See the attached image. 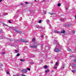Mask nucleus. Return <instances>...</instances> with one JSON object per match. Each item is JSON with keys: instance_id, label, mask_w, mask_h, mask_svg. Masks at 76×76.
<instances>
[{"instance_id": "1", "label": "nucleus", "mask_w": 76, "mask_h": 76, "mask_svg": "<svg viewBox=\"0 0 76 76\" xmlns=\"http://www.w3.org/2000/svg\"><path fill=\"white\" fill-rule=\"evenodd\" d=\"M53 42L54 44H56V45L55 49V52H56L57 53V52H59V51H60V49L57 48V46H59V48H61V47H60V44L58 43H57V41L56 40H54L53 41Z\"/></svg>"}, {"instance_id": "2", "label": "nucleus", "mask_w": 76, "mask_h": 76, "mask_svg": "<svg viewBox=\"0 0 76 76\" xmlns=\"http://www.w3.org/2000/svg\"><path fill=\"white\" fill-rule=\"evenodd\" d=\"M54 32L55 33H56V34H59L60 33V34H62V33L64 34V33H65V31H64V30H62V31H61V32L55 31H54Z\"/></svg>"}, {"instance_id": "3", "label": "nucleus", "mask_w": 76, "mask_h": 76, "mask_svg": "<svg viewBox=\"0 0 76 76\" xmlns=\"http://www.w3.org/2000/svg\"><path fill=\"white\" fill-rule=\"evenodd\" d=\"M21 72H22L23 73H26L28 72V71H27V70H26V69H22L21 70Z\"/></svg>"}, {"instance_id": "4", "label": "nucleus", "mask_w": 76, "mask_h": 76, "mask_svg": "<svg viewBox=\"0 0 76 76\" xmlns=\"http://www.w3.org/2000/svg\"><path fill=\"white\" fill-rule=\"evenodd\" d=\"M20 41H21V42H28V41L23 39H21L20 40Z\"/></svg>"}, {"instance_id": "5", "label": "nucleus", "mask_w": 76, "mask_h": 76, "mask_svg": "<svg viewBox=\"0 0 76 76\" xmlns=\"http://www.w3.org/2000/svg\"><path fill=\"white\" fill-rule=\"evenodd\" d=\"M14 30L15 31V32H17V33L20 34L21 32L20 31H18V30H16L15 29H14Z\"/></svg>"}, {"instance_id": "6", "label": "nucleus", "mask_w": 76, "mask_h": 76, "mask_svg": "<svg viewBox=\"0 0 76 76\" xmlns=\"http://www.w3.org/2000/svg\"><path fill=\"white\" fill-rule=\"evenodd\" d=\"M37 45L36 46H35V45H33V46H30V47L31 48H37Z\"/></svg>"}, {"instance_id": "7", "label": "nucleus", "mask_w": 76, "mask_h": 76, "mask_svg": "<svg viewBox=\"0 0 76 76\" xmlns=\"http://www.w3.org/2000/svg\"><path fill=\"white\" fill-rule=\"evenodd\" d=\"M49 72H50V70L49 69L45 70V73H48Z\"/></svg>"}, {"instance_id": "8", "label": "nucleus", "mask_w": 76, "mask_h": 76, "mask_svg": "<svg viewBox=\"0 0 76 76\" xmlns=\"http://www.w3.org/2000/svg\"><path fill=\"white\" fill-rule=\"evenodd\" d=\"M36 28H42V27L39 26H37Z\"/></svg>"}, {"instance_id": "9", "label": "nucleus", "mask_w": 76, "mask_h": 76, "mask_svg": "<svg viewBox=\"0 0 76 76\" xmlns=\"http://www.w3.org/2000/svg\"><path fill=\"white\" fill-rule=\"evenodd\" d=\"M15 53H18L19 52L18 50H15Z\"/></svg>"}, {"instance_id": "10", "label": "nucleus", "mask_w": 76, "mask_h": 76, "mask_svg": "<svg viewBox=\"0 0 76 76\" xmlns=\"http://www.w3.org/2000/svg\"><path fill=\"white\" fill-rule=\"evenodd\" d=\"M48 67V66L47 65L44 66V69H47V68Z\"/></svg>"}, {"instance_id": "11", "label": "nucleus", "mask_w": 76, "mask_h": 76, "mask_svg": "<svg viewBox=\"0 0 76 76\" xmlns=\"http://www.w3.org/2000/svg\"><path fill=\"white\" fill-rule=\"evenodd\" d=\"M64 19H63L62 18H61L60 19V20H61V21H62V22H63V21H64Z\"/></svg>"}, {"instance_id": "12", "label": "nucleus", "mask_w": 76, "mask_h": 76, "mask_svg": "<svg viewBox=\"0 0 76 76\" xmlns=\"http://www.w3.org/2000/svg\"><path fill=\"white\" fill-rule=\"evenodd\" d=\"M67 50L68 51H70L71 52H72V50L70 49H67Z\"/></svg>"}, {"instance_id": "13", "label": "nucleus", "mask_w": 76, "mask_h": 76, "mask_svg": "<svg viewBox=\"0 0 76 76\" xmlns=\"http://www.w3.org/2000/svg\"><path fill=\"white\" fill-rule=\"evenodd\" d=\"M60 6H61V4L58 3V6L59 7H60Z\"/></svg>"}, {"instance_id": "14", "label": "nucleus", "mask_w": 76, "mask_h": 76, "mask_svg": "<svg viewBox=\"0 0 76 76\" xmlns=\"http://www.w3.org/2000/svg\"><path fill=\"white\" fill-rule=\"evenodd\" d=\"M25 59H20V61H25Z\"/></svg>"}, {"instance_id": "15", "label": "nucleus", "mask_w": 76, "mask_h": 76, "mask_svg": "<svg viewBox=\"0 0 76 76\" xmlns=\"http://www.w3.org/2000/svg\"><path fill=\"white\" fill-rule=\"evenodd\" d=\"M20 55V54L19 53H18L17 55L16 56H17V57H18V56H19Z\"/></svg>"}, {"instance_id": "16", "label": "nucleus", "mask_w": 76, "mask_h": 76, "mask_svg": "<svg viewBox=\"0 0 76 76\" xmlns=\"http://www.w3.org/2000/svg\"><path fill=\"white\" fill-rule=\"evenodd\" d=\"M75 33V31H72V34H74Z\"/></svg>"}, {"instance_id": "17", "label": "nucleus", "mask_w": 76, "mask_h": 76, "mask_svg": "<svg viewBox=\"0 0 76 76\" xmlns=\"http://www.w3.org/2000/svg\"><path fill=\"white\" fill-rule=\"evenodd\" d=\"M71 71L73 73H74V72H76L75 70H72Z\"/></svg>"}, {"instance_id": "18", "label": "nucleus", "mask_w": 76, "mask_h": 76, "mask_svg": "<svg viewBox=\"0 0 76 76\" xmlns=\"http://www.w3.org/2000/svg\"><path fill=\"white\" fill-rule=\"evenodd\" d=\"M27 69L29 71V70H31V69L29 68H27Z\"/></svg>"}, {"instance_id": "19", "label": "nucleus", "mask_w": 76, "mask_h": 76, "mask_svg": "<svg viewBox=\"0 0 76 76\" xmlns=\"http://www.w3.org/2000/svg\"><path fill=\"white\" fill-rule=\"evenodd\" d=\"M50 22V21L49 20H47V23H49Z\"/></svg>"}, {"instance_id": "20", "label": "nucleus", "mask_w": 76, "mask_h": 76, "mask_svg": "<svg viewBox=\"0 0 76 76\" xmlns=\"http://www.w3.org/2000/svg\"><path fill=\"white\" fill-rule=\"evenodd\" d=\"M35 38H33L32 39V41L34 42V41H35Z\"/></svg>"}, {"instance_id": "21", "label": "nucleus", "mask_w": 76, "mask_h": 76, "mask_svg": "<svg viewBox=\"0 0 76 76\" xmlns=\"http://www.w3.org/2000/svg\"><path fill=\"white\" fill-rule=\"evenodd\" d=\"M73 65V67H76V64H74Z\"/></svg>"}, {"instance_id": "22", "label": "nucleus", "mask_w": 76, "mask_h": 76, "mask_svg": "<svg viewBox=\"0 0 76 76\" xmlns=\"http://www.w3.org/2000/svg\"><path fill=\"white\" fill-rule=\"evenodd\" d=\"M62 69H64V65H63L62 66Z\"/></svg>"}, {"instance_id": "23", "label": "nucleus", "mask_w": 76, "mask_h": 76, "mask_svg": "<svg viewBox=\"0 0 76 76\" xmlns=\"http://www.w3.org/2000/svg\"><path fill=\"white\" fill-rule=\"evenodd\" d=\"M43 13H44V14H45H45L47 13V12L45 11H44L43 12Z\"/></svg>"}, {"instance_id": "24", "label": "nucleus", "mask_w": 76, "mask_h": 76, "mask_svg": "<svg viewBox=\"0 0 76 76\" xmlns=\"http://www.w3.org/2000/svg\"><path fill=\"white\" fill-rule=\"evenodd\" d=\"M7 74H9V71L7 70Z\"/></svg>"}, {"instance_id": "25", "label": "nucleus", "mask_w": 76, "mask_h": 76, "mask_svg": "<svg viewBox=\"0 0 76 76\" xmlns=\"http://www.w3.org/2000/svg\"><path fill=\"white\" fill-rule=\"evenodd\" d=\"M42 22L41 21V20H40L39 21V23H41Z\"/></svg>"}, {"instance_id": "26", "label": "nucleus", "mask_w": 76, "mask_h": 76, "mask_svg": "<svg viewBox=\"0 0 76 76\" xmlns=\"http://www.w3.org/2000/svg\"><path fill=\"white\" fill-rule=\"evenodd\" d=\"M5 54V52H2L1 53V54Z\"/></svg>"}, {"instance_id": "27", "label": "nucleus", "mask_w": 76, "mask_h": 76, "mask_svg": "<svg viewBox=\"0 0 76 76\" xmlns=\"http://www.w3.org/2000/svg\"><path fill=\"white\" fill-rule=\"evenodd\" d=\"M57 65H58V62H56V65L57 66Z\"/></svg>"}, {"instance_id": "28", "label": "nucleus", "mask_w": 76, "mask_h": 76, "mask_svg": "<svg viewBox=\"0 0 76 76\" xmlns=\"http://www.w3.org/2000/svg\"><path fill=\"white\" fill-rule=\"evenodd\" d=\"M30 64H34V62H30Z\"/></svg>"}, {"instance_id": "29", "label": "nucleus", "mask_w": 76, "mask_h": 76, "mask_svg": "<svg viewBox=\"0 0 76 76\" xmlns=\"http://www.w3.org/2000/svg\"><path fill=\"white\" fill-rule=\"evenodd\" d=\"M8 22H9V23H12V22H11L10 21V20Z\"/></svg>"}, {"instance_id": "30", "label": "nucleus", "mask_w": 76, "mask_h": 76, "mask_svg": "<svg viewBox=\"0 0 76 76\" xmlns=\"http://www.w3.org/2000/svg\"><path fill=\"white\" fill-rule=\"evenodd\" d=\"M49 14H50V15H54V13H49Z\"/></svg>"}, {"instance_id": "31", "label": "nucleus", "mask_w": 76, "mask_h": 76, "mask_svg": "<svg viewBox=\"0 0 76 76\" xmlns=\"http://www.w3.org/2000/svg\"><path fill=\"white\" fill-rule=\"evenodd\" d=\"M74 62H75V63H76V59H75L74 60Z\"/></svg>"}, {"instance_id": "32", "label": "nucleus", "mask_w": 76, "mask_h": 76, "mask_svg": "<svg viewBox=\"0 0 76 76\" xmlns=\"http://www.w3.org/2000/svg\"><path fill=\"white\" fill-rule=\"evenodd\" d=\"M7 15V14L6 13H4V16H5V15Z\"/></svg>"}, {"instance_id": "33", "label": "nucleus", "mask_w": 76, "mask_h": 76, "mask_svg": "<svg viewBox=\"0 0 76 76\" xmlns=\"http://www.w3.org/2000/svg\"><path fill=\"white\" fill-rule=\"evenodd\" d=\"M0 33H2V31L1 30H0Z\"/></svg>"}, {"instance_id": "34", "label": "nucleus", "mask_w": 76, "mask_h": 76, "mask_svg": "<svg viewBox=\"0 0 76 76\" xmlns=\"http://www.w3.org/2000/svg\"><path fill=\"white\" fill-rule=\"evenodd\" d=\"M41 37H42V38H43L44 37V35H42Z\"/></svg>"}, {"instance_id": "35", "label": "nucleus", "mask_w": 76, "mask_h": 76, "mask_svg": "<svg viewBox=\"0 0 76 76\" xmlns=\"http://www.w3.org/2000/svg\"><path fill=\"white\" fill-rule=\"evenodd\" d=\"M28 3L27 2H26L25 3V4H28Z\"/></svg>"}, {"instance_id": "36", "label": "nucleus", "mask_w": 76, "mask_h": 76, "mask_svg": "<svg viewBox=\"0 0 76 76\" xmlns=\"http://www.w3.org/2000/svg\"><path fill=\"white\" fill-rule=\"evenodd\" d=\"M54 69H56L57 68V66H55L54 67Z\"/></svg>"}, {"instance_id": "37", "label": "nucleus", "mask_w": 76, "mask_h": 76, "mask_svg": "<svg viewBox=\"0 0 76 76\" xmlns=\"http://www.w3.org/2000/svg\"><path fill=\"white\" fill-rule=\"evenodd\" d=\"M3 0H0V2H1Z\"/></svg>"}, {"instance_id": "38", "label": "nucleus", "mask_w": 76, "mask_h": 76, "mask_svg": "<svg viewBox=\"0 0 76 76\" xmlns=\"http://www.w3.org/2000/svg\"><path fill=\"white\" fill-rule=\"evenodd\" d=\"M66 10H68V9H67V8H66Z\"/></svg>"}, {"instance_id": "39", "label": "nucleus", "mask_w": 76, "mask_h": 76, "mask_svg": "<svg viewBox=\"0 0 76 76\" xmlns=\"http://www.w3.org/2000/svg\"><path fill=\"white\" fill-rule=\"evenodd\" d=\"M75 18L76 19V15L75 16Z\"/></svg>"}, {"instance_id": "40", "label": "nucleus", "mask_w": 76, "mask_h": 76, "mask_svg": "<svg viewBox=\"0 0 76 76\" xmlns=\"http://www.w3.org/2000/svg\"><path fill=\"white\" fill-rule=\"evenodd\" d=\"M51 63H53V62H51Z\"/></svg>"}, {"instance_id": "41", "label": "nucleus", "mask_w": 76, "mask_h": 76, "mask_svg": "<svg viewBox=\"0 0 76 76\" xmlns=\"http://www.w3.org/2000/svg\"><path fill=\"white\" fill-rule=\"evenodd\" d=\"M42 1L43 2L45 1V0H43Z\"/></svg>"}, {"instance_id": "42", "label": "nucleus", "mask_w": 76, "mask_h": 76, "mask_svg": "<svg viewBox=\"0 0 76 76\" xmlns=\"http://www.w3.org/2000/svg\"><path fill=\"white\" fill-rule=\"evenodd\" d=\"M13 76H19V75H16V76L13 75Z\"/></svg>"}, {"instance_id": "43", "label": "nucleus", "mask_w": 76, "mask_h": 76, "mask_svg": "<svg viewBox=\"0 0 76 76\" xmlns=\"http://www.w3.org/2000/svg\"><path fill=\"white\" fill-rule=\"evenodd\" d=\"M22 4H22V3L21 4V5H22Z\"/></svg>"}, {"instance_id": "44", "label": "nucleus", "mask_w": 76, "mask_h": 76, "mask_svg": "<svg viewBox=\"0 0 76 76\" xmlns=\"http://www.w3.org/2000/svg\"><path fill=\"white\" fill-rule=\"evenodd\" d=\"M70 26V25H68V26Z\"/></svg>"}, {"instance_id": "45", "label": "nucleus", "mask_w": 76, "mask_h": 76, "mask_svg": "<svg viewBox=\"0 0 76 76\" xmlns=\"http://www.w3.org/2000/svg\"><path fill=\"white\" fill-rule=\"evenodd\" d=\"M34 1H37L36 0H34Z\"/></svg>"}, {"instance_id": "46", "label": "nucleus", "mask_w": 76, "mask_h": 76, "mask_svg": "<svg viewBox=\"0 0 76 76\" xmlns=\"http://www.w3.org/2000/svg\"><path fill=\"white\" fill-rule=\"evenodd\" d=\"M9 40H10V41H11V39H9Z\"/></svg>"}, {"instance_id": "47", "label": "nucleus", "mask_w": 76, "mask_h": 76, "mask_svg": "<svg viewBox=\"0 0 76 76\" xmlns=\"http://www.w3.org/2000/svg\"><path fill=\"white\" fill-rule=\"evenodd\" d=\"M53 71H52V72H53Z\"/></svg>"}, {"instance_id": "48", "label": "nucleus", "mask_w": 76, "mask_h": 76, "mask_svg": "<svg viewBox=\"0 0 76 76\" xmlns=\"http://www.w3.org/2000/svg\"><path fill=\"white\" fill-rule=\"evenodd\" d=\"M6 25V26H7V25Z\"/></svg>"}, {"instance_id": "49", "label": "nucleus", "mask_w": 76, "mask_h": 76, "mask_svg": "<svg viewBox=\"0 0 76 76\" xmlns=\"http://www.w3.org/2000/svg\"><path fill=\"white\" fill-rule=\"evenodd\" d=\"M51 26H50V27H51Z\"/></svg>"}, {"instance_id": "50", "label": "nucleus", "mask_w": 76, "mask_h": 76, "mask_svg": "<svg viewBox=\"0 0 76 76\" xmlns=\"http://www.w3.org/2000/svg\"><path fill=\"white\" fill-rule=\"evenodd\" d=\"M75 51H76V49L75 50Z\"/></svg>"}, {"instance_id": "51", "label": "nucleus", "mask_w": 76, "mask_h": 76, "mask_svg": "<svg viewBox=\"0 0 76 76\" xmlns=\"http://www.w3.org/2000/svg\"><path fill=\"white\" fill-rule=\"evenodd\" d=\"M12 46H13V45H12Z\"/></svg>"}, {"instance_id": "52", "label": "nucleus", "mask_w": 76, "mask_h": 76, "mask_svg": "<svg viewBox=\"0 0 76 76\" xmlns=\"http://www.w3.org/2000/svg\"><path fill=\"white\" fill-rule=\"evenodd\" d=\"M18 12H19V11H18Z\"/></svg>"}, {"instance_id": "53", "label": "nucleus", "mask_w": 76, "mask_h": 76, "mask_svg": "<svg viewBox=\"0 0 76 76\" xmlns=\"http://www.w3.org/2000/svg\"><path fill=\"white\" fill-rule=\"evenodd\" d=\"M10 28H11V27H10Z\"/></svg>"}]
</instances>
